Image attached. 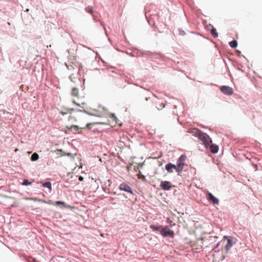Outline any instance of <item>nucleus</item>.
<instances>
[{"instance_id":"23","label":"nucleus","mask_w":262,"mask_h":262,"mask_svg":"<svg viewBox=\"0 0 262 262\" xmlns=\"http://www.w3.org/2000/svg\"><path fill=\"white\" fill-rule=\"evenodd\" d=\"M38 201L40 202H44V203H47L46 201L43 200H41V199H39L38 200ZM47 203L49 204H52L53 205V203L51 202V201H49L48 202H47Z\"/></svg>"},{"instance_id":"32","label":"nucleus","mask_w":262,"mask_h":262,"mask_svg":"<svg viewBox=\"0 0 262 262\" xmlns=\"http://www.w3.org/2000/svg\"><path fill=\"white\" fill-rule=\"evenodd\" d=\"M184 33V31H183V32H181V34Z\"/></svg>"},{"instance_id":"16","label":"nucleus","mask_w":262,"mask_h":262,"mask_svg":"<svg viewBox=\"0 0 262 262\" xmlns=\"http://www.w3.org/2000/svg\"><path fill=\"white\" fill-rule=\"evenodd\" d=\"M211 33L212 35L215 38H216L218 36V34L216 32V30L214 28H213L211 30Z\"/></svg>"},{"instance_id":"20","label":"nucleus","mask_w":262,"mask_h":262,"mask_svg":"<svg viewBox=\"0 0 262 262\" xmlns=\"http://www.w3.org/2000/svg\"><path fill=\"white\" fill-rule=\"evenodd\" d=\"M59 204L62 205L65 207H67V206H64V203L63 202H62V201H57V202H55V205H59Z\"/></svg>"},{"instance_id":"1","label":"nucleus","mask_w":262,"mask_h":262,"mask_svg":"<svg viewBox=\"0 0 262 262\" xmlns=\"http://www.w3.org/2000/svg\"><path fill=\"white\" fill-rule=\"evenodd\" d=\"M191 133L203 142L206 147H207L212 143L211 139L209 136L206 133L202 132L200 129L196 128H193Z\"/></svg>"},{"instance_id":"24","label":"nucleus","mask_w":262,"mask_h":262,"mask_svg":"<svg viewBox=\"0 0 262 262\" xmlns=\"http://www.w3.org/2000/svg\"><path fill=\"white\" fill-rule=\"evenodd\" d=\"M114 199L113 198H110L109 199V202L111 203V204H115L116 203H113V201H114Z\"/></svg>"},{"instance_id":"30","label":"nucleus","mask_w":262,"mask_h":262,"mask_svg":"<svg viewBox=\"0 0 262 262\" xmlns=\"http://www.w3.org/2000/svg\"><path fill=\"white\" fill-rule=\"evenodd\" d=\"M101 236H103V234L102 233L101 234Z\"/></svg>"},{"instance_id":"10","label":"nucleus","mask_w":262,"mask_h":262,"mask_svg":"<svg viewBox=\"0 0 262 262\" xmlns=\"http://www.w3.org/2000/svg\"><path fill=\"white\" fill-rule=\"evenodd\" d=\"M66 127L69 130L76 132L78 133H80L81 131V129L83 128L82 127H79L77 125L67 126Z\"/></svg>"},{"instance_id":"28","label":"nucleus","mask_w":262,"mask_h":262,"mask_svg":"<svg viewBox=\"0 0 262 262\" xmlns=\"http://www.w3.org/2000/svg\"><path fill=\"white\" fill-rule=\"evenodd\" d=\"M77 81L80 83V80L79 79H78Z\"/></svg>"},{"instance_id":"31","label":"nucleus","mask_w":262,"mask_h":262,"mask_svg":"<svg viewBox=\"0 0 262 262\" xmlns=\"http://www.w3.org/2000/svg\"><path fill=\"white\" fill-rule=\"evenodd\" d=\"M72 75L70 76V78H72Z\"/></svg>"},{"instance_id":"17","label":"nucleus","mask_w":262,"mask_h":262,"mask_svg":"<svg viewBox=\"0 0 262 262\" xmlns=\"http://www.w3.org/2000/svg\"><path fill=\"white\" fill-rule=\"evenodd\" d=\"M42 186L45 187H47V188H49L50 189V190L52 189L51 183L50 182H47L44 183L42 184Z\"/></svg>"},{"instance_id":"18","label":"nucleus","mask_w":262,"mask_h":262,"mask_svg":"<svg viewBox=\"0 0 262 262\" xmlns=\"http://www.w3.org/2000/svg\"><path fill=\"white\" fill-rule=\"evenodd\" d=\"M105 124V123L104 122H95V123H93V124ZM92 123H88L86 125V128H91V126H92Z\"/></svg>"},{"instance_id":"22","label":"nucleus","mask_w":262,"mask_h":262,"mask_svg":"<svg viewBox=\"0 0 262 262\" xmlns=\"http://www.w3.org/2000/svg\"><path fill=\"white\" fill-rule=\"evenodd\" d=\"M164 104L163 103H161L160 104V106H157L156 107L157 108L158 110H161L164 107Z\"/></svg>"},{"instance_id":"33","label":"nucleus","mask_w":262,"mask_h":262,"mask_svg":"<svg viewBox=\"0 0 262 262\" xmlns=\"http://www.w3.org/2000/svg\"><path fill=\"white\" fill-rule=\"evenodd\" d=\"M184 33V31H183V32H181V34Z\"/></svg>"},{"instance_id":"13","label":"nucleus","mask_w":262,"mask_h":262,"mask_svg":"<svg viewBox=\"0 0 262 262\" xmlns=\"http://www.w3.org/2000/svg\"><path fill=\"white\" fill-rule=\"evenodd\" d=\"M232 246V241L230 239H228L227 244L225 246V249L227 251H228L231 247Z\"/></svg>"},{"instance_id":"19","label":"nucleus","mask_w":262,"mask_h":262,"mask_svg":"<svg viewBox=\"0 0 262 262\" xmlns=\"http://www.w3.org/2000/svg\"><path fill=\"white\" fill-rule=\"evenodd\" d=\"M86 11L90 13H92L93 12L92 7L90 6L86 8Z\"/></svg>"},{"instance_id":"27","label":"nucleus","mask_w":262,"mask_h":262,"mask_svg":"<svg viewBox=\"0 0 262 262\" xmlns=\"http://www.w3.org/2000/svg\"><path fill=\"white\" fill-rule=\"evenodd\" d=\"M143 180L145 181V177L144 176L142 175L141 177Z\"/></svg>"},{"instance_id":"9","label":"nucleus","mask_w":262,"mask_h":262,"mask_svg":"<svg viewBox=\"0 0 262 262\" xmlns=\"http://www.w3.org/2000/svg\"><path fill=\"white\" fill-rule=\"evenodd\" d=\"M165 169L169 173L173 172L174 170L177 172V165L171 163H168L165 165Z\"/></svg>"},{"instance_id":"21","label":"nucleus","mask_w":262,"mask_h":262,"mask_svg":"<svg viewBox=\"0 0 262 262\" xmlns=\"http://www.w3.org/2000/svg\"><path fill=\"white\" fill-rule=\"evenodd\" d=\"M31 184V182H29L28 180H25L24 182L23 183V185H29Z\"/></svg>"},{"instance_id":"14","label":"nucleus","mask_w":262,"mask_h":262,"mask_svg":"<svg viewBox=\"0 0 262 262\" xmlns=\"http://www.w3.org/2000/svg\"><path fill=\"white\" fill-rule=\"evenodd\" d=\"M39 159V156L35 152L34 153L32 156H31V159L32 161H37L38 159Z\"/></svg>"},{"instance_id":"29","label":"nucleus","mask_w":262,"mask_h":262,"mask_svg":"<svg viewBox=\"0 0 262 262\" xmlns=\"http://www.w3.org/2000/svg\"><path fill=\"white\" fill-rule=\"evenodd\" d=\"M17 150H18V149H16L15 150V152H16V151H17Z\"/></svg>"},{"instance_id":"2","label":"nucleus","mask_w":262,"mask_h":262,"mask_svg":"<svg viewBox=\"0 0 262 262\" xmlns=\"http://www.w3.org/2000/svg\"><path fill=\"white\" fill-rule=\"evenodd\" d=\"M78 89L76 88H73L72 90L71 94L72 96L77 97L78 99V101H76L75 99H73L72 102L73 103L76 105L78 106H79L80 107L82 108H84L85 106L86 105V103L85 101H83L82 100L80 99L78 97Z\"/></svg>"},{"instance_id":"26","label":"nucleus","mask_w":262,"mask_h":262,"mask_svg":"<svg viewBox=\"0 0 262 262\" xmlns=\"http://www.w3.org/2000/svg\"><path fill=\"white\" fill-rule=\"evenodd\" d=\"M78 179L80 181H82L83 180V178L81 176H80Z\"/></svg>"},{"instance_id":"25","label":"nucleus","mask_w":262,"mask_h":262,"mask_svg":"<svg viewBox=\"0 0 262 262\" xmlns=\"http://www.w3.org/2000/svg\"><path fill=\"white\" fill-rule=\"evenodd\" d=\"M74 108H68V111L69 113H71V112L74 111Z\"/></svg>"},{"instance_id":"12","label":"nucleus","mask_w":262,"mask_h":262,"mask_svg":"<svg viewBox=\"0 0 262 262\" xmlns=\"http://www.w3.org/2000/svg\"><path fill=\"white\" fill-rule=\"evenodd\" d=\"M162 228H163V227L162 226H156L155 225H150V228L151 229L154 231H159V230L161 231L162 230Z\"/></svg>"},{"instance_id":"5","label":"nucleus","mask_w":262,"mask_h":262,"mask_svg":"<svg viewBox=\"0 0 262 262\" xmlns=\"http://www.w3.org/2000/svg\"><path fill=\"white\" fill-rule=\"evenodd\" d=\"M220 90L225 95H231L233 94V89L228 86H222L220 88Z\"/></svg>"},{"instance_id":"8","label":"nucleus","mask_w":262,"mask_h":262,"mask_svg":"<svg viewBox=\"0 0 262 262\" xmlns=\"http://www.w3.org/2000/svg\"><path fill=\"white\" fill-rule=\"evenodd\" d=\"M206 198L209 201L211 202L214 204H218L219 203V200L210 192L206 194Z\"/></svg>"},{"instance_id":"7","label":"nucleus","mask_w":262,"mask_h":262,"mask_svg":"<svg viewBox=\"0 0 262 262\" xmlns=\"http://www.w3.org/2000/svg\"><path fill=\"white\" fill-rule=\"evenodd\" d=\"M160 187L164 190H169L172 187V184L169 181H162L160 185Z\"/></svg>"},{"instance_id":"11","label":"nucleus","mask_w":262,"mask_h":262,"mask_svg":"<svg viewBox=\"0 0 262 262\" xmlns=\"http://www.w3.org/2000/svg\"><path fill=\"white\" fill-rule=\"evenodd\" d=\"M209 146H210L211 149V151L212 153H216L218 151L219 147L217 145L211 144V143L208 146L207 148H208Z\"/></svg>"},{"instance_id":"3","label":"nucleus","mask_w":262,"mask_h":262,"mask_svg":"<svg viewBox=\"0 0 262 262\" xmlns=\"http://www.w3.org/2000/svg\"><path fill=\"white\" fill-rule=\"evenodd\" d=\"M186 159V156L185 155H181L177 160V174L181 176L182 171L185 165V161Z\"/></svg>"},{"instance_id":"4","label":"nucleus","mask_w":262,"mask_h":262,"mask_svg":"<svg viewBox=\"0 0 262 262\" xmlns=\"http://www.w3.org/2000/svg\"><path fill=\"white\" fill-rule=\"evenodd\" d=\"M161 234L164 237L169 236L170 237H173L174 234L172 230L168 229L167 226L163 227L162 230L160 231Z\"/></svg>"},{"instance_id":"15","label":"nucleus","mask_w":262,"mask_h":262,"mask_svg":"<svg viewBox=\"0 0 262 262\" xmlns=\"http://www.w3.org/2000/svg\"><path fill=\"white\" fill-rule=\"evenodd\" d=\"M229 46H230V47L233 48H236L237 46V42L235 40L229 42Z\"/></svg>"},{"instance_id":"6","label":"nucleus","mask_w":262,"mask_h":262,"mask_svg":"<svg viewBox=\"0 0 262 262\" xmlns=\"http://www.w3.org/2000/svg\"><path fill=\"white\" fill-rule=\"evenodd\" d=\"M119 189L120 190L124 191L129 193L130 194H133V192L132 191L131 187L125 183H121L120 185Z\"/></svg>"}]
</instances>
